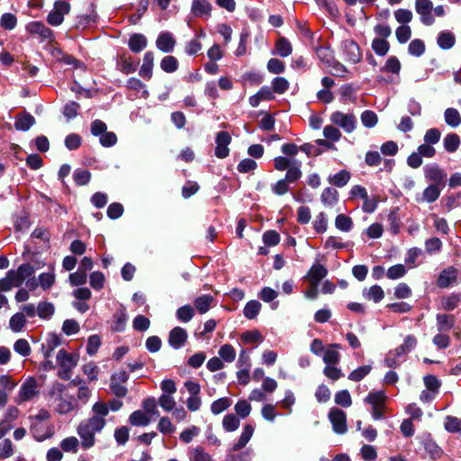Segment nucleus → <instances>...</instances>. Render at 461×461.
Here are the masks:
<instances>
[{"label":"nucleus","mask_w":461,"mask_h":461,"mask_svg":"<svg viewBox=\"0 0 461 461\" xmlns=\"http://www.w3.org/2000/svg\"><path fill=\"white\" fill-rule=\"evenodd\" d=\"M92 413L91 417L83 420L77 428V433L81 438V446L85 449L95 444V435L105 427V417L109 413V407L104 402H96L92 406Z\"/></svg>","instance_id":"obj_1"},{"label":"nucleus","mask_w":461,"mask_h":461,"mask_svg":"<svg viewBox=\"0 0 461 461\" xmlns=\"http://www.w3.org/2000/svg\"><path fill=\"white\" fill-rule=\"evenodd\" d=\"M49 393L55 410L59 414H68L77 408V400L68 393L64 384L54 383Z\"/></svg>","instance_id":"obj_2"},{"label":"nucleus","mask_w":461,"mask_h":461,"mask_svg":"<svg viewBox=\"0 0 461 461\" xmlns=\"http://www.w3.org/2000/svg\"><path fill=\"white\" fill-rule=\"evenodd\" d=\"M35 268L29 263L22 264L16 270H9L5 276L0 279V291L8 292L20 287L23 283L33 276Z\"/></svg>","instance_id":"obj_3"},{"label":"nucleus","mask_w":461,"mask_h":461,"mask_svg":"<svg viewBox=\"0 0 461 461\" xmlns=\"http://www.w3.org/2000/svg\"><path fill=\"white\" fill-rule=\"evenodd\" d=\"M79 357L76 353H69L65 349L59 350L56 361L59 369L58 375L63 380H69L72 376V371L77 366Z\"/></svg>","instance_id":"obj_4"},{"label":"nucleus","mask_w":461,"mask_h":461,"mask_svg":"<svg viewBox=\"0 0 461 461\" xmlns=\"http://www.w3.org/2000/svg\"><path fill=\"white\" fill-rule=\"evenodd\" d=\"M330 119L333 124L340 127L348 133L354 131L356 129L357 119L352 113H344L337 111L331 113Z\"/></svg>","instance_id":"obj_5"},{"label":"nucleus","mask_w":461,"mask_h":461,"mask_svg":"<svg viewBox=\"0 0 461 461\" xmlns=\"http://www.w3.org/2000/svg\"><path fill=\"white\" fill-rule=\"evenodd\" d=\"M70 11V5L68 2L56 1L53 10L49 14L47 21L52 26L60 25L64 21V15Z\"/></svg>","instance_id":"obj_6"},{"label":"nucleus","mask_w":461,"mask_h":461,"mask_svg":"<svg viewBox=\"0 0 461 461\" xmlns=\"http://www.w3.org/2000/svg\"><path fill=\"white\" fill-rule=\"evenodd\" d=\"M38 384L34 377L27 378L22 384L16 402L21 403L32 400L38 394Z\"/></svg>","instance_id":"obj_7"},{"label":"nucleus","mask_w":461,"mask_h":461,"mask_svg":"<svg viewBox=\"0 0 461 461\" xmlns=\"http://www.w3.org/2000/svg\"><path fill=\"white\" fill-rule=\"evenodd\" d=\"M329 420L336 433L344 434L347 432L346 413L342 410L331 408L329 412Z\"/></svg>","instance_id":"obj_8"},{"label":"nucleus","mask_w":461,"mask_h":461,"mask_svg":"<svg viewBox=\"0 0 461 461\" xmlns=\"http://www.w3.org/2000/svg\"><path fill=\"white\" fill-rule=\"evenodd\" d=\"M424 176L427 181L431 184L445 186L447 173L438 165H428L424 167Z\"/></svg>","instance_id":"obj_9"},{"label":"nucleus","mask_w":461,"mask_h":461,"mask_svg":"<svg viewBox=\"0 0 461 461\" xmlns=\"http://www.w3.org/2000/svg\"><path fill=\"white\" fill-rule=\"evenodd\" d=\"M341 49L345 59L351 63H357L362 59L359 46L352 40H346L341 43Z\"/></svg>","instance_id":"obj_10"},{"label":"nucleus","mask_w":461,"mask_h":461,"mask_svg":"<svg viewBox=\"0 0 461 461\" xmlns=\"http://www.w3.org/2000/svg\"><path fill=\"white\" fill-rule=\"evenodd\" d=\"M231 141V137L227 131H220L216 136V148L215 156L219 158H225L229 156V145Z\"/></svg>","instance_id":"obj_11"},{"label":"nucleus","mask_w":461,"mask_h":461,"mask_svg":"<svg viewBox=\"0 0 461 461\" xmlns=\"http://www.w3.org/2000/svg\"><path fill=\"white\" fill-rule=\"evenodd\" d=\"M128 378L129 376L125 371H120L112 375L111 389L115 395L119 397L126 395L127 389L123 384L128 380Z\"/></svg>","instance_id":"obj_12"},{"label":"nucleus","mask_w":461,"mask_h":461,"mask_svg":"<svg viewBox=\"0 0 461 461\" xmlns=\"http://www.w3.org/2000/svg\"><path fill=\"white\" fill-rule=\"evenodd\" d=\"M415 9L420 15L424 24L431 25L434 23V18L431 14L433 5L430 0H416Z\"/></svg>","instance_id":"obj_13"},{"label":"nucleus","mask_w":461,"mask_h":461,"mask_svg":"<svg viewBox=\"0 0 461 461\" xmlns=\"http://www.w3.org/2000/svg\"><path fill=\"white\" fill-rule=\"evenodd\" d=\"M456 278L457 270L453 267H449L440 272L437 280V285L439 288H447L453 285L456 281Z\"/></svg>","instance_id":"obj_14"},{"label":"nucleus","mask_w":461,"mask_h":461,"mask_svg":"<svg viewBox=\"0 0 461 461\" xmlns=\"http://www.w3.org/2000/svg\"><path fill=\"white\" fill-rule=\"evenodd\" d=\"M26 30L33 35H38L42 40H50L52 37V31L41 22H32L27 24Z\"/></svg>","instance_id":"obj_15"},{"label":"nucleus","mask_w":461,"mask_h":461,"mask_svg":"<svg viewBox=\"0 0 461 461\" xmlns=\"http://www.w3.org/2000/svg\"><path fill=\"white\" fill-rule=\"evenodd\" d=\"M176 45V41L170 32H162L156 41V46L163 52H171Z\"/></svg>","instance_id":"obj_16"},{"label":"nucleus","mask_w":461,"mask_h":461,"mask_svg":"<svg viewBox=\"0 0 461 461\" xmlns=\"http://www.w3.org/2000/svg\"><path fill=\"white\" fill-rule=\"evenodd\" d=\"M186 339L187 333L185 330L180 327H176L169 333L168 342L170 346L177 349L185 344Z\"/></svg>","instance_id":"obj_17"},{"label":"nucleus","mask_w":461,"mask_h":461,"mask_svg":"<svg viewBox=\"0 0 461 461\" xmlns=\"http://www.w3.org/2000/svg\"><path fill=\"white\" fill-rule=\"evenodd\" d=\"M31 431L38 441H43L52 435L50 428L43 422H32Z\"/></svg>","instance_id":"obj_18"},{"label":"nucleus","mask_w":461,"mask_h":461,"mask_svg":"<svg viewBox=\"0 0 461 461\" xmlns=\"http://www.w3.org/2000/svg\"><path fill=\"white\" fill-rule=\"evenodd\" d=\"M154 65V54L151 51H148L145 53L143 57V63L139 71V75L149 80L152 77V69Z\"/></svg>","instance_id":"obj_19"},{"label":"nucleus","mask_w":461,"mask_h":461,"mask_svg":"<svg viewBox=\"0 0 461 461\" xmlns=\"http://www.w3.org/2000/svg\"><path fill=\"white\" fill-rule=\"evenodd\" d=\"M212 11V5L208 0H193L191 12L194 16H209Z\"/></svg>","instance_id":"obj_20"},{"label":"nucleus","mask_w":461,"mask_h":461,"mask_svg":"<svg viewBox=\"0 0 461 461\" xmlns=\"http://www.w3.org/2000/svg\"><path fill=\"white\" fill-rule=\"evenodd\" d=\"M61 345V339L57 334H50L46 341L41 346V350L45 358L51 356L52 351Z\"/></svg>","instance_id":"obj_21"},{"label":"nucleus","mask_w":461,"mask_h":461,"mask_svg":"<svg viewBox=\"0 0 461 461\" xmlns=\"http://www.w3.org/2000/svg\"><path fill=\"white\" fill-rule=\"evenodd\" d=\"M438 330L440 332L450 330L455 324L456 319L454 315L437 314L436 316Z\"/></svg>","instance_id":"obj_22"},{"label":"nucleus","mask_w":461,"mask_h":461,"mask_svg":"<svg viewBox=\"0 0 461 461\" xmlns=\"http://www.w3.org/2000/svg\"><path fill=\"white\" fill-rule=\"evenodd\" d=\"M328 274L327 268L321 264H314L308 272L310 283L319 284Z\"/></svg>","instance_id":"obj_23"},{"label":"nucleus","mask_w":461,"mask_h":461,"mask_svg":"<svg viewBox=\"0 0 461 461\" xmlns=\"http://www.w3.org/2000/svg\"><path fill=\"white\" fill-rule=\"evenodd\" d=\"M188 459L189 461H213L212 456L201 446L188 449Z\"/></svg>","instance_id":"obj_24"},{"label":"nucleus","mask_w":461,"mask_h":461,"mask_svg":"<svg viewBox=\"0 0 461 461\" xmlns=\"http://www.w3.org/2000/svg\"><path fill=\"white\" fill-rule=\"evenodd\" d=\"M461 302V296L457 294H450L440 299L441 309L447 312L455 310Z\"/></svg>","instance_id":"obj_25"},{"label":"nucleus","mask_w":461,"mask_h":461,"mask_svg":"<svg viewBox=\"0 0 461 461\" xmlns=\"http://www.w3.org/2000/svg\"><path fill=\"white\" fill-rule=\"evenodd\" d=\"M129 421L131 425L136 427H145L150 423L149 416L144 412L143 411H133L130 417Z\"/></svg>","instance_id":"obj_26"},{"label":"nucleus","mask_w":461,"mask_h":461,"mask_svg":"<svg viewBox=\"0 0 461 461\" xmlns=\"http://www.w3.org/2000/svg\"><path fill=\"white\" fill-rule=\"evenodd\" d=\"M445 186L430 184L425 188L422 194V200L430 203L438 200L440 195L442 189Z\"/></svg>","instance_id":"obj_27"},{"label":"nucleus","mask_w":461,"mask_h":461,"mask_svg":"<svg viewBox=\"0 0 461 461\" xmlns=\"http://www.w3.org/2000/svg\"><path fill=\"white\" fill-rule=\"evenodd\" d=\"M253 433H254V427L250 424L245 425L239 440L233 446V450L238 451V450L242 449L249 443Z\"/></svg>","instance_id":"obj_28"},{"label":"nucleus","mask_w":461,"mask_h":461,"mask_svg":"<svg viewBox=\"0 0 461 461\" xmlns=\"http://www.w3.org/2000/svg\"><path fill=\"white\" fill-rule=\"evenodd\" d=\"M302 163L298 160H294L293 165L287 169L285 176V180L288 183H294L299 180L302 176L301 171Z\"/></svg>","instance_id":"obj_29"},{"label":"nucleus","mask_w":461,"mask_h":461,"mask_svg":"<svg viewBox=\"0 0 461 461\" xmlns=\"http://www.w3.org/2000/svg\"><path fill=\"white\" fill-rule=\"evenodd\" d=\"M339 346L338 344L330 345L324 352L323 361L328 365H336L339 362L340 355L338 352L337 348Z\"/></svg>","instance_id":"obj_30"},{"label":"nucleus","mask_w":461,"mask_h":461,"mask_svg":"<svg viewBox=\"0 0 461 461\" xmlns=\"http://www.w3.org/2000/svg\"><path fill=\"white\" fill-rule=\"evenodd\" d=\"M363 294L366 299L379 303L384 297V292L383 288L377 285H372L366 290H364Z\"/></svg>","instance_id":"obj_31"},{"label":"nucleus","mask_w":461,"mask_h":461,"mask_svg":"<svg viewBox=\"0 0 461 461\" xmlns=\"http://www.w3.org/2000/svg\"><path fill=\"white\" fill-rule=\"evenodd\" d=\"M444 119L446 123L452 128H456L461 124V115L455 108H447L444 113Z\"/></svg>","instance_id":"obj_32"},{"label":"nucleus","mask_w":461,"mask_h":461,"mask_svg":"<svg viewBox=\"0 0 461 461\" xmlns=\"http://www.w3.org/2000/svg\"><path fill=\"white\" fill-rule=\"evenodd\" d=\"M416 344V338L413 335H409L405 338L403 344L394 349V354L398 357H402L414 348Z\"/></svg>","instance_id":"obj_33"},{"label":"nucleus","mask_w":461,"mask_h":461,"mask_svg":"<svg viewBox=\"0 0 461 461\" xmlns=\"http://www.w3.org/2000/svg\"><path fill=\"white\" fill-rule=\"evenodd\" d=\"M147 46V39L142 34H133L129 40V47L133 52H140Z\"/></svg>","instance_id":"obj_34"},{"label":"nucleus","mask_w":461,"mask_h":461,"mask_svg":"<svg viewBox=\"0 0 461 461\" xmlns=\"http://www.w3.org/2000/svg\"><path fill=\"white\" fill-rule=\"evenodd\" d=\"M444 148L448 152H455L460 146V138L456 133H448L443 140Z\"/></svg>","instance_id":"obj_35"},{"label":"nucleus","mask_w":461,"mask_h":461,"mask_svg":"<svg viewBox=\"0 0 461 461\" xmlns=\"http://www.w3.org/2000/svg\"><path fill=\"white\" fill-rule=\"evenodd\" d=\"M212 301H213V298L211 295L203 294V295L197 297L194 300V303L196 310L201 314H203L209 311Z\"/></svg>","instance_id":"obj_36"},{"label":"nucleus","mask_w":461,"mask_h":461,"mask_svg":"<svg viewBox=\"0 0 461 461\" xmlns=\"http://www.w3.org/2000/svg\"><path fill=\"white\" fill-rule=\"evenodd\" d=\"M276 53L281 57H288L293 50L292 44L285 38L280 37L276 42Z\"/></svg>","instance_id":"obj_37"},{"label":"nucleus","mask_w":461,"mask_h":461,"mask_svg":"<svg viewBox=\"0 0 461 461\" xmlns=\"http://www.w3.org/2000/svg\"><path fill=\"white\" fill-rule=\"evenodd\" d=\"M118 68L124 74L133 73L137 65L131 57L122 56L117 63Z\"/></svg>","instance_id":"obj_38"},{"label":"nucleus","mask_w":461,"mask_h":461,"mask_svg":"<svg viewBox=\"0 0 461 461\" xmlns=\"http://www.w3.org/2000/svg\"><path fill=\"white\" fill-rule=\"evenodd\" d=\"M35 123V119L32 115L25 113L20 115L15 123V129L18 131H28Z\"/></svg>","instance_id":"obj_39"},{"label":"nucleus","mask_w":461,"mask_h":461,"mask_svg":"<svg viewBox=\"0 0 461 461\" xmlns=\"http://www.w3.org/2000/svg\"><path fill=\"white\" fill-rule=\"evenodd\" d=\"M339 193L336 189L331 187H327L323 190L321 200L322 203L326 206H331L335 204L338 201Z\"/></svg>","instance_id":"obj_40"},{"label":"nucleus","mask_w":461,"mask_h":461,"mask_svg":"<svg viewBox=\"0 0 461 461\" xmlns=\"http://www.w3.org/2000/svg\"><path fill=\"white\" fill-rule=\"evenodd\" d=\"M350 179V173L347 170H340L329 178V182L338 187L345 186Z\"/></svg>","instance_id":"obj_41"},{"label":"nucleus","mask_w":461,"mask_h":461,"mask_svg":"<svg viewBox=\"0 0 461 461\" xmlns=\"http://www.w3.org/2000/svg\"><path fill=\"white\" fill-rule=\"evenodd\" d=\"M456 39L453 33L442 32L438 34V44L441 49L448 50L455 44Z\"/></svg>","instance_id":"obj_42"},{"label":"nucleus","mask_w":461,"mask_h":461,"mask_svg":"<svg viewBox=\"0 0 461 461\" xmlns=\"http://www.w3.org/2000/svg\"><path fill=\"white\" fill-rule=\"evenodd\" d=\"M55 312L54 305L49 302H41L37 305V315L41 319H50Z\"/></svg>","instance_id":"obj_43"},{"label":"nucleus","mask_w":461,"mask_h":461,"mask_svg":"<svg viewBox=\"0 0 461 461\" xmlns=\"http://www.w3.org/2000/svg\"><path fill=\"white\" fill-rule=\"evenodd\" d=\"M373 50L379 56H385L390 49V44L385 39L375 38L372 41Z\"/></svg>","instance_id":"obj_44"},{"label":"nucleus","mask_w":461,"mask_h":461,"mask_svg":"<svg viewBox=\"0 0 461 461\" xmlns=\"http://www.w3.org/2000/svg\"><path fill=\"white\" fill-rule=\"evenodd\" d=\"M26 324V319L24 313L17 312L14 314L9 321L10 329L14 332H20Z\"/></svg>","instance_id":"obj_45"},{"label":"nucleus","mask_w":461,"mask_h":461,"mask_svg":"<svg viewBox=\"0 0 461 461\" xmlns=\"http://www.w3.org/2000/svg\"><path fill=\"white\" fill-rule=\"evenodd\" d=\"M231 405V400L227 397L220 398L211 404V411L218 415L227 410Z\"/></svg>","instance_id":"obj_46"},{"label":"nucleus","mask_w":461,"mask_h":461,"mask_svg":"<svg viewBox=\"0 0 461 461\" xmlns=\"http://www.w3.org/2000/svg\"><path fill=\"white\" fill-rule=\"evenodd\" d=\"M261 309V303L256 300H251L244 307L243 312L246 318L254 319Z\"/></svg>","instance_id":"obj_47"},{"label":"nucleus","mask_w":461,"mask_h":461,"mask_svg":"<svg viewBox=\"0 0 461 461\" xmlns=\"http://www.w3.org/2000/svg\"><path fill=\"white\" fill-rule=\"evenodd\" d=\"M160 68L167 73H173L178 68V60L173 56H166L160 62Z\"/></svg>","instance_id":"obj_48"},{"label":"nucleus","mask_w":461,"mask_h":461,"mask_svg":"<svg viewBox=\"0 0 461 461\" xmlns=\"http://www.w3.org/2000/svg\"><path fill=\"white\" fill-rule=\"evenodd\" d=\"M335 226L341 231H349L352 229L353 221L350 217L339 214L335 220Z\"/></svg>","instance_id":"obj_49"},{"label":"nucleus","mask_w":461,"mask_h":461,"mask_svg":"<svg viewBox=\"0 0 461 461\" xmlns=\"http://www.w3.org/2000/svg\"><path fill=\"white\" fill-rule=\"evenodd\" d=\"M240 423V420L234 414H227L222 420V427L228 432L235 431Z\"/></svg>","instance_id":"obj_50"},{"label":"nucleus","mask_w":461,"mask_h":461,"mask_svg":"<svg viewBox=\"0 0 461 461\" xmlns=\"http://www.w3.org/2000/svg\"><path fill=\"white\" fill-rule=\"evenodd\" d=\"M128 321L127 313L124 310H122L114 314V322L113 330L114 331H122L124 330Z\"/></svg>","instance_id":"obj_51"},{"label":"nucleus","mask_w":461,"mask_h":461,"mask_svg":"<svg viewBox=\"0 0 461 461\" xmlns=\"http://www.w3.org/2000/svg\"><path fill=\"white\" fill-rule=\"evenodd\" d=\"M219 356L226 362L231 363L236 357V351L230 344H225L219 349Z\"/></svg>","instance_id":"obj_52"},{"label":"nucleus","mask_w":461,"mask_h":461,"mask_svg":"<svg viewBox=\"0 0 461 461\" xmlns=\"http://www.w3.org/2000/svg\"><path fill=\"white\" fill-rule=\"evenodd\" d=\"M38 281L43 290H48L55 283V274L53 271L42 273L39 276Z\"/></svg>","instance_id":"obj_53"},{"label":"nucleus","mask_w":461,"mask_h":461,"mask_svg":"<svg viewBox=\"0 0 461 461\" xmlns=\"http://www.w3.org/2000/svg\"><path fill=\"white\" fill-rule=\"evenodd\" d=\"M334 401L338 405L344 408L349 407L352 404V399L348 390H341L336 393Z\"/></svg>","instance_id":"obj_54"},{"label":"nucleus","mask_w":461,"mask_h":461,"mask_svg":"<svg viewBox=\"0 0 461 461\" xmlns=\"http://www.w3.org/2000/svg\"><path fill=\"white\" fill-rule=\"evenodd\" d=\"M79 441L76 437H68L60 442V447L65 452L77 453L78 451Z\"/></svg>","instance_id":"obj_55"},{"label":"nucleus","mask_w":461,"mask_h":461,"mask_svg":"<svg viewBox=\"0 0 461 461\" xmlns=\"http://www.w3.org/2000/svg\"><path fill=\"white\" fill-rule=\"evenodd\" d=\"M381 70L384 72H391L393 74H399L401 70V63L396 57L391 56L388 58L385 65L381 68Z\"/></svg>","instance_id":"obj_56"},{"label":"nucleus","mask_w":461,"mask_h":461,"mask_svg":"<svg viewBox=\"0 0 461 461\" xmlns=\"http://www.w3.org/2000/svg\"><path fill=\"white\" fill-rule=\"evenodd\" d=\"M371 369L372 366L370 365L360 366L349 374L348 379L354 382H358L368 375Z\"/></svg>","instance_id":"obj_57"},{"label":"nucleus","mask_w":461,"mask_h":461,"mask_svg":"<svg viewBox=\"0 0 461 461\" xmlns=\"http://www.w3.org/2000/svg\"><path fill=\"white\" fill-rule=\"evenodd\" d=\"M289 82L285 77H276L272 81L273 91L276 94L282 95L289 88Z\"/></svg>","instance_id":"obj_58"},{"label":"nucleus","mask_w":461,"mask_h":461,"mask_svg":"<svg viewBox=\"0 0 461 461\" xmlns=\"http://www.w3.org/2000/svg\"><path fill=\"white\" fill-rule=\"evenodd\" d=\"M361 122L367 128H373L376 125L378 118L375 113L366 110L361 114Z\"/></svg>","instance_id":"obj_59"},{"label":"nucleus","mask_w":461,"mask_h":461,"mask_svg":"<svg viewBox=\"0 0 461 461\" xmlns=\"http://www.w3.org/2000/svg\"><path fill=\"white\" fill-rule=\"evenodd\" d=\"M385 400V394L383 391L379 392H371L365 399V402L369 403L370 405L376 406L384 404Z\"/></svg>","instance_id":"obj_60"},{"label":"nucleus","mask_w":461,"mask_h":461,"mask_svg":"<svg viewBox=\"0 0 461 461\" xmlns=\"http://www.w3.org/2000/svg\"><path fill=\"white\" fill-rule=\"evenodd\" d=\"M74 181L78 185H86L91 179V173L86 169H77L73 174Z\"/></svg>","instance_id":"obj_61"},{"label":"nucleus","mask_w":461,"mask_h":461,"mask_svg":"<svg viewBox=\"0 0 461 461\" xmlns=\"http://www.w3.org/2000/svg\"><path fill=\"white\" fill-rule=\"evenodd\" d=\"M405 274V267L402 264H397L388 268L386 276L389 279L394 280L404 276Z\"/></svg>","instance_id":"obj_62"},{"label":"nucleus","mask_w":461,"mask_h":461,"mask_svg":"<svg viewBox=\"0 0 461 461\" xmlns=\"http://www.w3.org/2000/svg\"><path fill=\"white\" fill-rule=\"evenodd\" d=\"M150 326V321L144 315H137L133 321L132 327L138 331H146Z\"/></svg>","instance_id":"obj_63"},{"label":"nucleus","mask_w":461,"mask_h":461,"mask_svg":"<svg viewBox=\"0 0 461 461\" xmlns=\"http://www.w3.org/2000/svg\"><path fill=\"white\" fill-rule=\"evenodd\" d=\"M408 50L410 54L420 57L425 51V45L420 40H413L410 42Z\"/></svg>","instance_id":"obj_64"}]
</instances>
